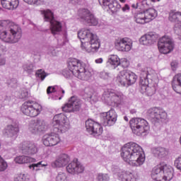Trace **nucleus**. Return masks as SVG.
I'll return each mask as SVG.
<instances>
[{"label":"nucleus","mask_w":181,"mask_h":181,"mask_svg":"<svg viewBox=\"0 0 181 181\" xmlns=\"http://www.w3.org/2000/svg\"><path fill=\"white\" fill-rule=\"evenodd\" d=\"M134 18L136 23H140L141 25H144V23H148V20L146 19L145 11H144L143 12L136 13L134 15Z\"/></svg>","instance_id":"473e14b6"},{"label":"nucleus","mask_w":181,"mask_h":181,"mask_svg":"<svg viewBox=\"0 0 181 181\" xmlns=\"http://www.w3.org/2000/svg\"><path fill=\"white\" fill-rule=\"evenodd\" d=\"M132 8H133L134 9H136L138 8V3H136V4H132Z\"/></svg>","instance_id":"69168bd1"},{"label":"nucleus","mask_w":181,"mask_h":181,"mask_svg":"<svg viewBox=\"0 0 181 181\" xmlns=\"http://www.w3.org/2000/svg\"><path fill=\"white\" fill-rule=\"evenodd\" d=\"M42 142L45 146H54L60 142V137L57 134H47L42 137Z\"/></svg>","instance_id":"393cba45"},{"label":"nucleus","mask_w":181,"mask_h":181,"mask_svg":"<svg viewBox=\"0 0 181 181\" xmlns=\"http://www.w3.org/2000/svg\"><path fill=\"white\" fill-rule=\"evenodd\" d=\"M66 171L71 175H78V173H83V172H84V166L78 162L77 158H75L72 162L68 164Z\"/></svg>","instance_id":"b1692460"},{"label":"nucleus","mask_w":181,"mask_h":181,"mask_svg":"<svg viewBox=\"0 0 181 181\" xmlns=\"http://www.w3.org/2000/svg\"><path fill=\"white\" fill-rule=\"evenodd\" d=\"M119 58L117 55H112L110 58L108 59L107 63H110L112 66H114V68L118 67L119 66Z\"/></svg>","instance_id":"e433bc0d"},{"label":"nucleus","mask_w":181,"mask_h":181,"mask_svg":"<svg viewBox=\"0 0 181 181\" xmlns=\"http://www.w3.org/2000/svg\"><path fill=\"white\" fill-rule=\"evenodd\" d=\"M108 8L112 12V13H115L116 12H118L119 9H121V4H118L117 0H114Z\"/></svg>","instance_id":"c9c22d12"},{"label":"nucleus","mask_w":181,"mask_h":181,"mask_svg":"<svg viewBox=\"0 0 181 181\" xmlns=\"http://www.w3.org/2000/svg\"><path fill=\"white\" fill-rule=\"evenodd\" d=\"M130 8H129V5L128 4H125L122 8V11L123 12H127V11H129Z\"/></svg>","instance_id":"bf43d9fd"},{"label":"nucleus","mask_w":181,"mask_h":181,"mask_svg":"<svg viewBox=\"0 0 181 181\" xmlns=\"http://www.w3.org/2000/svg\"><path fill=\"white\" fill-rule=\"evenodd\" d=\"M59 91H61L62 95L61 97L59 98V100H62V97H63V95H64V90H63L62 88H60V89L59 90Z\"/></svg>","instance_id":"e2e57ef3"},{"label":"nucleus","mask_w":181,"mask_h":181,"mask_svg":"<svg viewBox=\"0 0 181 181\" xmlns=\"http://www.w3.org/2000/svg\"><path fill=\"white\" fill-rule=\"evenodd\" d=\"M45 22H49L50 23V30L53 36L56 35H60L62 32V23L54 19V14L52 11L47 10L42 12Z\"/></svg>","instance_id":"1a4fd4ad"},{"label":"nucleus","mask_w":181,"mask_h":181,"mask_svg":"<svg viewBox=\"0 0 181 181\" xmlns=\"http://www.w3.org/2000/svg\"><path fill=\"white\" fill-rule=\"evenodd\" d=\"M175 166H176L177 169L181 170V155L175 160Z\"/></svg>","instance_id":"603ef678"},{"label":"nucleus","mask_w":181,"mask_h":181,"mask_svg":"<svg viewBox=\"0 0 181 181\" xmlns=\"http://www.w3.org/2000/svg\"><path fill=\"white\" fill-rule=\"evenodd\" d=\"M69 162L70 156L66 153H62L51 163V165L52 168H64Z\"/></svg>","instance_id":"a878e982"},{"label":"nucleus","mask_w":181,"mask_h":181,"mask_svg":"<svg viewBox=\"0 0 181 181\" xmlns=\"http://www.w3.org/2000/svg\"><path fill=\"white\" fill-rule=\"evenodd\" d=\"M44 166H47V165L42 164V161H40L37 163H33L32 165H30L29 168L33 170H40V168H43Z\"/></svg>","instance_id":"ea45409f"},{"label":"nucleus","mask_w":181,"mask_h":181,"mask_svg":"<svg viewBox=\"0 0 181 181\" xmlns=\"http://www.w3.org/2000/svg\"><path fill=\"white\" fill-rule=\"evenodd\" d=\"M71 4H78L79 2L81 1V0H69Z\"/></svg>","instance_id":"052dcab7"},{"label":"nucleus","mask_w":181,"mask_h":181,"mask_svg":"<svg viewBox=\"0 0 181 181\" xmlns=\"http://www.w3.org/2000/svg\"><path fill=\"white\" fill-rule=\"evenodd\" d=\"M52 50L50 53L52 54V56H56V50L53 48L51 49Z\"/></svg>","instance_id":"0e129e2a"},{"label":"nucleus","mask_w":181,"mask_h":181,"mask_svg":"<svg viewBox=\"0 0 181 181\" xmlns=\"http://www.w3.org/2000/svg\"><path fill=\"white\" fill-rule=\"evenodd\" d=\"M129 125L133 134L137 136H146L151 129L148 121L141 117L132 118L129 121Z\"/></svg>","instance_id":"20e7f679"},{"label":"nucleus","mask_w":181,"mask_h":181,"mask_svg":"<svg viewBox=\"0 0 181 181\" xmlns=\"http://www.w3.org/2000/svg\"><path fill=\"white\" fill-rule=\"evenodd\" d=\"M151 177L156 181H170L173 179V168L168 165L154 167Z\"/></svg>","instance_id":"39448f33"},{"label":"nucleus","mask_w":181,"mask_h":181,"mask_svg":"<svg viewBox=\"0 0 181 181\" xmlns=\"http://www.w3.org/2000/svg\"><path fill=\"white\" fill-rule=\"evenodd\" d=\"M95 63H97V64H101V63H103V58H99V59H95Z\"/></svg>","instance_id":"680f3d73"},{"label":"nucleus","mask_w":181,"mask_h":181,"mask_svg":"<svg viewBox=\"0 0 181 181\" xmlns=\"http://www.w3.org/2000/svg\"><path fill=\"white\" fill-rule=\"evenodd\" d=\"M119 180L122 181H136V178H135L134 174L129 171L122 172L119 175Z\"/></svg>","instance_id":"2f4dec72"},{"label":"nucleus","mask_w":181,"mask_h":181,"mask_svg":"<svg viewBox=\"0 0 181 181\" xmlns=\"http://www.w3.org/2000/svg\"><path fill=\"white\" fill-rule=\"evenodd\" d=\"M69 67H75V77L79 80L87 81L91 77V72L86 69V64L78 59H71L69 62Z\"/></svg>","instance_id":"6e6552de"},{"label":"nucleus","mask_w":181,"mask_h":181,"mask_svg":"<svg viewBox=\"0 0 181 181\" xmlns=\"http://www.w3.org/2000/svg\"><path fill=\"white\" fill-rule=\"evenodd\" d=\"M78 16L83 23L88 26H97L98 25V18L91 13L88 8H81L78 11Z\"/></svg>","instance_id":"ddd939ff"},{"label":"nucleus","mask_w":181,"mask_h":181,"mask_svg":"<svg viewBox=\"0 0 181 181\" xmlns=\"http://www.w3.org/2000/svg\"><path fill=\"white\" fill-rule=\"evenodd\" d=\"M35 76H37V77H38V78H40L41 81H43V80H45V78H46V77H47V76H49V74H47L45 71H43L42 69H39L36 72Z\"/></svg>","instance_id":"4c0bfd02"},{"label":"nucleus","mask_w":181,"mask_h":181,"mask_svg":"<svg viewBox=\"0 0 181 181\" xmlns=\"http://www.w3.org/2000/svg\"><path fill=\"white\" fill-rule=\"evenodd\" d=\"M124 119L126 120L127 122H128V117L127 116H124Z\"/></svg>","instance_id":"774afa93"},{"label":"nucleus","mask_w":181,"mask_h":181,"mask_svg":"<svg viewBox=\"0 0 181 181\" xmlns=\"http://www.w3.org/2000/svg\"><path fill=\"white\" fill-rule=\"evenodd\" d=\"M24 71H26L28 74L33 73V64H26L23 66Z\"/></svg>","instance_id":"a19ab883"},{"label":"nucleus","mask_w":181,"mask_h":181,"mask_svg":"<svg viewBox=\"0 0 181 181\" xmlns=\"http://www.w3.org/2000/svg\"><path fill=\"white\" fill-rule=\"evenodd\" d=\"M56 181H67L66 173H59L56 177Z\"/></svg>","instance_id":"a18cd8bd"},{"label":"nucleus","mask_w":181,"mask_h":181,"mask_svg":"<svg viewBox=\"0 0 181 181\" xmlns=\"http://www.w3.org/2000/svg\"><path fill=\"white\" fill-rule=\"evenodd\" d=\"M170 66H171L172 70L175 71L176 69H177V62L176 61H173L170 63Z\"/></svg>","instance_id":"5fc2aeb1"},{"label":"nucleus","mask_w":181,"mask_h":181,"mask_svg":"<svg viewBox=\"0 0 181 181\" xmlns=\"http://www.w3.org/2000/svg\"><path fill=\"white\" fill-rule=\"evenodd\" d=\"M158 39L159 35L155 32H150L141 36L139 39V42L144 46H152V45L158 42Z\"/></svg>","instance_id":"5701e85b"},{"label":"nucleus","mask_w":181,"mask_h":181,"mask_svg":"<svg viewBox=\"0 0 181 181\" xmlns=\"http://www.w3.org/2000/svg\"><path fill=\"white\" fill-rule=\"evenodd\" d=\"M24 2L28 4V5H40L41 2H43V0H23Z\"/></svg>","instance_id":"de8ad7c7"},{"label":"nucleus","mask_w":181,"mask_h":181,"mask_svg":"<svg viewBox=\"0 0 181 181\" xmlns=\"http://www.w3.org/2000/svg\"><path fill=\"white\" fill-rule=\"evenodd\" d=\"M97 179L98 181H110V175L108 174L99 173Z\"/></svg>","instance_id":"79ce46f5"},{"label":"nucleus","mask_w":181,"mask_h":181,"mask_svg":"<svg viewBox=\"0 0 181 181\" xmlns=\"http://www.w3.org/2000/svg\"><path fill=\"white\" fill-rule=\"evenodd\" d=\"M28 130L31 134L36 135L47 131V125H46V122L43 119H37L31 120L28 125Z\"/></svg>","instance_id":"f3484780"},{"label":"nucleus","mask_w":181,"mask_h":181,"mask_svg":"<svg viewBox=\"0 0 181 181\" xmlns=\"http://www.w3.org/2000/svg\"><path fill=\"white\" fill-rule=\"evenodd\" d=\"M69 42V39H67V33H64V42H62V46H64V45H66V43H67Z\"/></svg>","instance_id":"4d7b16f0"},{"label":"nucleus","mask_w":181,"mask_h":181,"mask_svg":"<svg viewBox=\"0 0 181 181\" xmlns=\"http://www.w3.org/2000/svg\"><path fill=\"white\" fill-rule=\"evenodd\" d=\"M85 127L86 131L89 132L90 135H94V136H100V135L103 134V127L101 124L91 119H88L86 121Z\"/></svg>","instance_id":"a211bd4d"},{"label":"nucleus","mask_w":181,"mask_h":181,"mask_svg":"<svg viewBox=\"0 0 181 181\" xmlns=\"http://www.w3.org/2000/svg\"><path fill=\"white\" fill-rule=\"evenodd\" d=\"M151 152L156 158H158V159H163V158H166L169 153V151L166 149V148L162 146L153 147L151 148Z\"/></svg>","instance_id":"cd10ccee"},{"label":"nucleus","mask_w":181,"mask_h":181,"mask_svg":"<svg viewBox=\"0 0 181 181\" xmlns=\"http://www.w3.org/2000/svg\"><path fill=\"white\" fill-rule=\"evenodd\" d=\"M14 181H30V179L26 174H18L14 178Z\"/></svg>","instance_id":"58836bf2"},{"label":"nucleus","mask_w":181,"mask_h":181,"mask_svg":"<svg viewBox=\"0 0 181 181\" xmlns=\"http://www.w3.org/2000/svg\"><path fill=\"white\" fill-rule=\"evenodd\" d=\"M146 117L151 121V124H153L154 128L160 129V119H166L168 115L162 109L152 107L148 110Z\"/></svg>","instance_id":"0eeeda50"},{"label":"nucleus","mask_w":181,"mask_h":181,"mask_svg":"<svg viewBox=\"0 0 181 181\" xmlns=\"http://www.w3.org/2000/svg\"><path fill=\"white\" fill-rule=\"evenodd\" d=\"M9 21H0V39L7 43H18L22 37L21 28Z\"/></svg>","instance_id":"7ed1b4c3"},{"label":"nucleus","mask_w":181,"mask_h":181,"mask_svg":"<svg viewBox=\"0 0 181 181\" xmlns=\"http://www.w3.org/2000/svg\"><path fill=\"white\" fill-rule=\"evenodd\" d=\"M21 98H27L28 95H29V93H28V91H23L21 92Z\"/></svg>","instance_id":"13d9d810"},{"label":"nucleus","mask_w":181,"mask_h":181,"mask_svg":"<svg viewBox=\"0 0 181 181\" xmlns=\"http://www.w3.org/2000/svg\"><path fill=\"white\" fill-rule=\"evenodd\" d=\"M149 80L152 81V75L148 71H143L141 74L139 84L141 86V90L146 92L148 97H152L156 93V88L149 86Z\"/></svg>","instance_id":"9b49d317"},{"label":"nucleus","mask_w":181,"mask_h":181,"mask_svg":"<svg viewBox=\"0 0 181 181\" xmlns=\"http://www.w3.org/2000/svg\"><path fill=\"white\" fill-rule=\"evenodd\" d=\"M54 91H56L54 87L49 86L47 89V94H52V93H54Z\"/></svg>","instance_id":"6e6d98bb"},{"label":"nucleus","mask_w":181,"mask_h":181,"mask_svg":"<svg viewBox=\"0 0 181 181\" xmlns=\"http://www.w3.org/2000/svg\"><path fill=\"white\" fill-rule=\"evenodd\" d=\"M118 115L115 110L111 109L107 112L100 115V119L104 127H112L117 122Z\"/></svg>","instance_id":"aec40b11"},{"label":"nucleus","mask_w":181,"mask_h":181,"mask_svg":"<svg viewBox=\"0 0 181 181\" xmlns=\"http://www.w3.org/2000/svg\"><path fill=\"white\" fill-rule=\"evenodd\" d=\"M101 78H103V80H108L110 78V74L107 72H102L100 74Z\"/></svg>","instance_id":"864d4df0"},{"label":"nucleus","mask_w":181,"mask_h":181,"mask_svg":"<svg viewBox=\"0 0 181 181\" xmlns=\"http://www.w3.org/2000/svg\"><path fill=\"white\" fill-rule=\"evenodd\" d=\"M81 108V100L77 96L71 97L68 103L62 106L64 112H77Z\"/></svg>","instance_id":"dca6fc26"},{"label":"nucleus","mask_w":181,"mask_h":181,"mask_svg":"<svg viewBox=\"0 0 181 181\" xmlns=\"http://www.w3.org/2000/svg\"><path fill=\"white\" fill-rule=\"evenodd\" d=\"M172 87L177 94H181V73L176 74L172 81Z\"/></svg>","instance_id":"7c9ffc66"},{"label":"nucleus","mask_w":181,"mask_h":181,"mask_svg":"<svg viewBox=\"0 0 181 181\" xmlns=\"http://www.w3.org/2000/svg\"><path fill=\"white\" fill-rule=\"evenodd\" d=\"M136 80H138V76L129 70L120 71V76L117 78V83H119L123 87H129V86L135 84Z\"/></svg>","instance_id":"9d476101"},{"label":"nucleus","mask_w":181,"mask_h":181,"mask_svg":"<svg viewBox=\"0 0 181 181\" xmlns=\"http://www.w3.org/2000/svg\"><path fill=\"white\" fill-rule=\"evenodd\" d=\"M1 4L4 9L13 11V9H16L19 6V0H1Z\"/></svg>","instance_id":"c756f323"},{"label":"nucleus","mask_w":181,"mask_h":181,"mask_svg":"<svg viewBox=\"0 0 181 181\" xmlns=\"http://www.w3.org/2000/svg\"><path fill=\"white\" fill-rule=\"evenodd\" d=\"M8 168V163H6L5 160L0 156V172H4Z\"/></svg>","instance_id":"37998d69"},{"label":"nucleus","mask_w":181,"mask_h":181,"mask_svg":"<svg viewBox=\"0 0 181 181\" xmlns=\"http://www.w3.org/2000/svg\"><path fill=\"white\" fill-rule=\"evenodd\" d=\"M119 66H121L123 69H128L129 67V62L127 59H120Z\"/></svg>","instance_id":"c03bdc74"},{"label":"nucleus","mask_w":181,"mask_h":181,"mask_svg":"<svg viewBox=\"0 0 181 181\" xmlns=\"http://www.w3.org/2000/svg\"><path fill=\"white\" fill-rule=\"evenodd\" d=\"M53 131L55 134H64L70 129V121L63 113L56 115L52 121Z\"/></svg>","instance_id":"423d86ee"},{"label":"nucleus","mask_w":181,"mask_h":181,"mask_svg":"<svg viewBox=\"0 0 181 181\" xmlns=\"http://www.w3.org/2000/svg\"><path fill=\"white\" fill-rule=\"evenodd\" d=\"M71 60H77V59L69 58L68 59V69H65L62 71V76H64L65 78H71L73 76H76V66H69Z\"/></svg>","instance_id":"c85d7f7f"},{"label":"nucleus","mask_w":181,"mask_h":181,"mask_svg":"<svg viewBox=\"0 0 181 181\" xmlns=\"http://www.w3.org/2000/svg\"><path fill=\"white\" fill-rule=\"evenodd\" d=\"M158 47L160 52L168 54L175 49V43L170 37L164 35L158 40Z\"/></svg>","instance_id":"4468645a"},{"label":"nucleus","mask_w":181,"mask_h":181,"mask_svg":"<svg viewBox=\"0 0 181 181\" xmlns=\"http://www.w3.org/2000/svg\"><path fill=\"white\" fill-rule=\"evenodd\" d=\"M144 13L146 15V18L148 22H151V21H153L156 16H158V11L154 8H148L144 11Z\"/></svg>","instance_id":"72a5a7b5"},{"label":"nucleus","mask_w":181,"mask_h":181,"mask_svg":"<svg viewBox=\"0 0 181 181\" xmlns=\"http://www.w3.org/2000/svg\"><path fill=\"white\" fill-rule=\"evenodd\" d=\"M78 37L81 40V47L86 52H98L101 46V41L97 34L93 33L91 30L83 28L78 32Z\"/></svg>","instance_id":"f03ea898"},{"label":"nucleus","mask_w":181,"mask_h":181,"mask_svg":"<svg viewBox=\"0 0 181 181\" xmlns=\"http://www.w3.org/2000/svg\"><path fill=\"white\" fill-rule=\"evenodd\" d=\"M112 171L113 172V173L117 174V176L119 178V175L122 173V171H121V169L118 165H112Z\"/></svg>","instance_id":"49530a36"},{"label":"nucleus","mask_w":181,"mask_h":181,"mask_svg":"<svg viewBox=\"0 0 181 181\" xmlns=\"http://www.w3.org/2000/svg\"><path fill=\"white\" fill-rule=\"evenodd\" d=\"M20 150L23 155H35L37 153V146L33 141H24L20 144Z\"/></svg>","instance_id":"4be33fe9"},{"label":"nucleus","mask_w":181,"mask_h":181,"mask_svg":"<svg viewBox=\"0 0 181 181\" xmlns=\"http://www.w3.org/2000/svg\"><path fill=\"white\" fill-rule=\"evenodd\" d=\"M100 5H103V6H108L114 2V0H98Z\"/></svg>","instance_id":"09e8293b"},{"label":"nucleus","mask_w":181,"mask_h":181,"mask_svg":"<svg viewBox=\"0 0 181 181\" xmlns=\"http://www.w3.org/2000/svg\"><path fill=\"white\" fill-rule=\"evenodd\" d=\"M7 84L12 88L16 87V84H18V80L15 78H13L11 80L8 81Z\"/></svg>","instance_id":"8fccbe9b"},{"label":"nucleus","mask_w":181,"mask_h":181,"mask_svg":"<svg viewBox=\"0 0 181 181\" xmlns=\"http://www.w3.org/2000/svg\"><path fill=\"white\" fill-rule=\"evenodd\" d=\"M102 100L107 105L118 107L122 100V93L110 90L105 91L102 96Z\"/></svg>","instance_id":"f8f14e48"},{"label":"nucleus","mask_w":181,"mask_h":181,"mask_svg":"<svg viewBox=\"0 0 181 181\" xmlns=\"http://www.w3.org/2000/svg\"><path fill=\"white\" fill-rule=\"evenodd\" d=\"M18 133L19 126H18V124H8L6 128L3 129V135L5 138L8 139V144H12V142L18 138Z\"/></svg>","instance_id":"6ab92c4d"},{"label":"nucleus","mask_w":181,"mask_h":181,"mask_svg":"<svg viewBox=\"0 0 181 181\" xmlns=\"http://www.w3.org/2000/svg\"><path fill=\"white\" fill-rule=\"evenodd\" d=\"M130 113H132V114H136V110L133 109V110H130Z\"/></svg>","instance_id":"338daca9"},{"label":"nucleus","mask_w":181,"mask_h":181,"mask_svg":"<svg viewBox=\"0 0 181 181\" xmlns=\"http://www.w3.org/2000/svg\"><path fill=\"white\" fill-rule=\"evenodd\" d=\"M15 162L16 163H19L20 165L23 163H29L30 162H32V158L28 156H19L15 158Z\"/></svg>","instance_id":"f704fd0d"},{"label":"nucleus","mask_w":181,"mask_h":181,"mask_svg":"<svg viewBox=\"0 0 181 181\" xmlns=\"http://www.w3.org/2000/svg\"><path fill=\"white\" fill-rule=\"evenodd\" d=\"M21 110L24 115L35 117H37V115L40 114V111H42V106L39 105L33 106V105H32V101H28L25 102L21 105Z\"/></svg>","instance_id":"2eb2a0df"},{"label":"nucleus","mask_w":181,"mask_h":181,"mask_svg":"<svg viewBox=\"0 0 181 181\" xmlns=\"http://www.w3.org/2000/svg\"><path fill=\"white\" fill-rule=\"evenodd\" d=\"M128 38H117L115 40V46L119 52H129L131 44L128 42Z\"/></svg>","instance_id":"bb28decb"},{"label":"nucleus","mask_w":181,"mask_h":181,"mask_svg":"<svg viewBox=\"0 0 181 181\" xmlns=\"http://www.w3.org/2000/svg\"><path fill=\"white\" fill-rule=\"evenodd\" d=\"M121 157L124 162H134L136 166H141L145 162V153L136 143L129 142L124 145L121 149Z\"/></svg>","instance_id":"f257e3e1"},{"label":"nucleus","mask_w":181,"mask_h":181,"mask_svg":"<svg viewBox=\"0 0 181 181\" xmlns=\"http://www.w3.org/2000/svg\"><path fill=\"white\" fill-rule=\"evenodd\" d=\"M85 94H86L88 98L93 100V90L90 88H86L85 89Z\"/></svg>","instance_id":"3c124183"},{"label":"nucleus","mask_w":181,"mask_h":181,"mask_svg":"<svg viewBox=\"0 0 181 181\" xmlns=\"http://www.w3.org/2000/svg\"><path fill=\"white\" fill-rule=\"evenodd\" d=\"M168 20L170 22L175 23L174 25V32L178 36L181 34V12L171 10L169 13Z\"/></svg>","instance_id":"412c9836"}]
</instances>
